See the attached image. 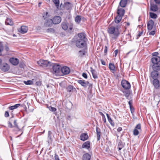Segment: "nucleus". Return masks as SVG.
I'll use <instances>...</instances> for the list:
<instances>
[{
    "label": "nucleus",
    "instance_id": "obj_1",
    "mask_svg": "<svg viewBox=\"0 0 160 160\" xmlns=\"http://www.w3.org/2000/svg\"><path fill=\"white\" fill-rule=\"evenodd\" d=\"M121 25H115L114 26L110 27L108 29V32L112 40H115L118 36L120 33L118 29L121 27Z\"/></svg>",
    "mask_w": 160,
    "mask_h": 160
},
{
    "label": "nucleus",
    "instance_id": "obj_2",
    "mask_svg": "<svg viewBox=\"0 0 160 160\" xmlns=\"http://www.w3.org/2000/svg\"><path fill=\"white\" fill-rule=\"evenodd\" d=\"M87 39L84 33H78L77 40L75 41L76 46L79 48H82L86 45Z\"/></svg>",
    "mask_w": 160,
    "mask_h": 160
},
{
    "label": "nucleus",
    "instance_id": "obj_3",
    "mask_svg": "<svg viewBox=\"0 0 160 160\" xmlns=\"http://www.w3.org/2000/svg\"><path fill=\"white\" fill-rule=\"evenodd\" d=\"M152 83L154 87V90L153 92L154 95H156L160 93L159 91L160 83L158 79H154L152 81Z\"/></svg>",
    "mask_w": 160,
    "mask_h": 160
},
{
    "label": "nucleus",
    "instance_id": "obj_4",
    "mask_svg": "<svg viewBox=\"0 0 160 160\" xmlns=\"http://www.w3.org/2000/svg\"><path fill=\"white\" fill-rule=\"evenodd\" d=\"M37 63L39 66L43 67H47L51 65L50 62L43 60H39L37 62Z\"/></svg>",
    "mask_w": 160,
    "mask_h": 160
},
{
    "label": "nucleus",
    "instance_id": "obj_5",
    "mask_svg": "<svg viewBox=\"0 0 160 160\" xmlns=\"http://www.w3.org/2000/svg\"><path fill=\"white\" fill-rule=\"evenodd\" d=\"M78 82L82 86L85 88H86L87 87H89V88H90L92 86V84L89 83L88 82L85 81L84 80H78Z\"/></svg>",
    "mask_w": 160,
    "mask_h": 160
},
{
    "label": "nucleus",
    "instance_id": "obj_6",
    "mask_svg": "<svg viewBox=\"0 0 160 160\" xmlns=\"http://www.w3.org/2000/svg\"><path fill=\"white\" fill-rule=\"evenodd\" d=\"M121 84L122 87L125 89L128 90L131 88V85L130 83L126 80H123L121 82Z\"/></svg>",
    "mask_w": 160,
    "mask_h": 160
},
{
    "label": "nucleus",
    "instance_id": "obj_7",
    "mask_svg": "<svg viewBox=\"0 0 160 160\" xmlns=\"http://www.w3.org/2000/svg\"><path fill=\"white\" fill-rule=\"evenodd\" d=\"M160 5H158L154 3L151 2L150 10L153 12H156L158 10V6Z\"/></svg>",
    "mask_w": 160,
    "mask_h": 160
},
{
    "label": "nucleus",
    "instance_id": "obj_8",
    "mask_svg": "<svg viewBox=\"0 0 160 160\" xmlns=\"http://www.w3.org/2000/svg\"><path fill=\"white\" fill-rule=\"evenodd\" d=\"M158 72L153 71L151 72L150 76V78L151 81L152 79L154 80V79H158Z\"/></svg>",
    "mask_w": 160,
    "mask_h": 160
},
{
    "label": "nucleus",
    "instance_id": "obj_9",
    "mask_svg": "<svg viewBox=\"0 0 160 160\" xmlns=\"http://www.w3.org/2000/svg\"><path fill=\"white\" fill-rule=\"evenodd\" d=\"M61 70L62 73L64 75L68 74L70 72L69 68L67 66H64L61 68Z\"/></svg>",
    "mask_w": 160,
    "mask_h": 160
},
{
    "label": "nucleus",
    "instance_id": "obj_10",
    "mask_svg": "<svg viewBox=\"0 0 160 160\" xmlns=\"http://www.w3.org/2000/svg\"><path fill=\"white\" fill-rule=\"evenodd\" d=\"M61 66L58 64L54 65L52 68L53 71L56 73H58L61 71Z\"/></svg>",
    "mask_w": 160,
    "mask_h": 160
},
{
    "label": "nucleus",
    "instance_id": "obj_11",
    "mask_svg": "<svg viewBox=\"0 0 160 160\" xmlns=\"http://www.w3.org/2000/svg\"><path fill=\"white\" fill-rule=\"evenodd\" d=\"M9 68L10 67L6 63H3L0 67L1 70L4 72L8 71Z\"/></svg>",
    "mask_w": 160,
    "mask_h": 160
},
{
    "label": "nucleus",
    "instance_id": "obj_12",
    "mask_svg": "<svg viewBox=\"0 0 160 160\" xmlns=\"http://www.w3.org/2000/svg\"><path fill=\"white\" fill-rule=\"evenodd\" d=\"M152 62L153 64L160 63V57H154L151 59Z\"/></svg>",
    "mask_w": 160,
    "mask_h": 160
},
{
    "label": "nucleus",
    "instance_id": "obj_13",
    "mask_svg": "<svg viewBox=\"0 0 160 160\" xmlns=\"http://www.w3.org/2000/svg\"><path fill=\"white\" fill-rule=\"evenodd\" d=\"M61 18L60 16H56L53 18L52 21L53 23L55 24H58L60 22Z\"/></svg>",
    "mask_w": 160,
    "mask_h": 160
},
{
    "label": "nucleus",
    "instance_id": "obj_14",
    "mask_svg": "<svg viewBox=\"0 0 160 160\" xmlns=\"http://www.w3.org/2000/svg\"><path fill=\"white\" fill-rule=\"evenodd\" d=\"M53 23L52 20L51 19H47L44 23V26L46 27H50L52 26Z\"/></svg>",
    "mask_w": 160,
    "mask_h": 160
},
{
    "label": "nucleus",
    "instance_id": "obj_15",
    "mask_svg": "<svg viewBox=\"0 0 160 160\" xmlns=\"http://www.w3.org/2000/svg\"><path fill=\"white\" fill-rule=\"evenodd\" d=\"M9 61L11 63L15 66L17 65L19 62V60L18 58H10Z\"/></svg>",
    "mask_w": 160,
    "mask_h": 160
},
{
    "label": "nucleus",
    "instance_id": "obj_16",
    "mask_svg": "<svg viewBox=\"0 0 160 160\" xmlns=\"http://www.w3.org/2000/svg\"><path fill=\"white\" fill-rule=\"evenodd\" d=\"M154 22L152 20H149L147 23V28L148 30H151L153 28Z\"/></svg>",
    "mask_w": 160,
    "mask_h": 160
},
{
    "label": "nucleus",
    "instance_id": "obj_17",
    "mask_svg": "<svg viewBox=\"0 0 160 160\" xmlns=\"http://www.w3.org/2000/svg\"><path fill=\"white\" fill-rule=\"evenodd\" d=\"M152 67L153 71L158 72L160 70V63L153 64Z\"/></svg>",
    "mask_w": 160,
    "mask_h": 160
},
{
    "label": "nucleus",
    "instance_id": "obj_18",
    "mask_svg": "<svg viewBox=\"0 0 160 160\" xmlns=\"http://www.w3.org/2000/svg\"><path fill=\"white\" fill-rule=\"evenodd\" d=\"M122 17L120 15H118L114 19L115 22L116 24L115 25L120 24L121 25V26L122 25V24L121 23L119 24V23L121 21L122 19Z\"/></svg>",
    "mask_w": 160,
    "mask_h": 160
},
{
    "label": "nucleus",
    "instance_id": "obj_19",
    "mask_svg": "<svg viewBox=\"0 0 160 160\" xmlns=\"http://www.w3.org/2000/svg\"><path fill=\"white\" fill-rule=\"evenodd\" d=\"M90 142L89 141H87L83 144L82 145V148L88 149L90 148Z\"/></svg>",
    "mask_w": 160,
    "mask_h": 160
},
{
    "label": "nucleus",
    "instance_id": "obj_20",
    "mask_svg": "<svg viewBox=\"0 0 160 160\" xmlns=\"http://www.w3.org/2000/svg\"><path fill=\"white\" fill-rule=\"evenodd\" d=\"M72 7V4L69 2H66L64 3V7L67 10L71 9Z\"/></svg>",
    "mask_w": 160,
    "mask_h": 160
},
{
    "label": "nucleus",
    "instance_id": "obj_21",
    "mask_svg": "<svg viewBox=\"0 0 160 160\" xmlns=\"http://www.w3.org/2000/svg\"><path fill=\"white\" fill-rule=\"evenodd\" d=\"M123 92L127 99L129 100L131 98L130 97V91L128 90H124Z\"/></svg>",
    "mask_w": 160,
    "mask_h": 160
},
{
    "label": "nucleus",
    "instance_id": "obj_22",
    "mask_svg": "<svg viewBox=\"0 0 160 160\" xmlns=\"http://www.w3.org/2000/svg\"><path fill=\"white\" fill-rule=\"evenodd\" d=\"M88 138V135L86 133H82L80 136V139L83 141H84L87 139Z\"/></svg>",
    "mask_w": 160,
    "mask_h": 160
},
{
    "label": "nucleus",
    "instance_id": "obj_23",
    "mask_svg": "<svg viewBox=\"0 0 160 160\" xmlns=\"http://www.w3.org/2000/svg\"><path fill=\"white\" fill-rule=\"evenodd\" d=\"M91 158V156L89 154L86 153L83 155L82 158V160H90Z\"/></svg>",
    "mask_w": 160,
    "mask_h": 160
},
{
    "label": "nucleus",
    "instance_id": "obj_24",
    "mask_svg": "<svg viewBox=\"0 0 160 160\" xmlns=\"http://www.w3.org/2000/svg\"><path fill=\"white\" fill-rule=\"evenodd\" d=\"M125 10L123 8L119 9L117 12L118 15H120L121 17H122L124 14Z\"/></svg>",
    "mask_w": 160,
    "mask_h": 160
},
{
    "label": "nucleus",
    "instance_id": "obj_25",
    "mask_svg": "<svg viewBox=\"0 0 160 160\" xmlns=\"http://www.w3.org/2000/svg\"><path fill=\"white\" fill-rule=\"evenodd\" d=\"M28 30V28L27 27L22 26L21 27V29L19 32L22 33L23 34L26 33L27 32Z\"/></svg>",
    "mask_w": 160,
    "mask_h": 160
},
{
    "label": "nucleus",
    "instance_id": "obj_26",
    "mask_svg": "<svg viewBox=\"0 0 160 160\" xmlns=\"http://www.w3.org/2000/svg\"><path fill=\"white\" fill-rule=\"evenodd\" d=\"M82 18H83L82 16L79 15H77L75 18V21L77 23L79 24L80 23L82 19Z\"/></svg>",
    "mask_w": 160,
    "mask_h": 160
},
{
    "label": "nucleus",
    "instance_id": "obj_27",
    "mask_svg": "<svg viewBox=\"0 0 160 160\" xmlns=\"http://www.w3.org/2000/svg\"><path fill=\"white\" fill-rule=\"evenodd\" d=\"M90 69L91 71L92 75L93 78L95 79L98 78V77L97 76V74L96 73L94 69H93L92 67L90 68Z\"/></svg>",
    "mask_w": 160,
    "mask_h": 160
},
{
    "label": "nucleus",
    "instance_id": "obj_28",
    "mask_svg": "<svg viewBox=\"0 0 160 160\" xmlns=\"http://www.w3.org/2000/svg\"><path fill=\"white\" fill-rule=\"evenodd\" d=\"M127 0H121L119 3L120 5L122 7H124L127 3Z\"/></svg>",
    "mask_w": 160,
    "mask_h": 160
},
{
    "label": "nucleus",
    "instance_id": "obj_29",
    "mask_svg": "<svg viewBox=\"0 0 160 160\" xmlns=\"http://www.w3.org/2000/svg\"><path fill=\"white\" fill-rule=\"evenodd\" d=\"M21 105L20 104H17L14 105L12 106L8 107V109L10 110H13L18 108Z\"/></svg>",
    "mask_w": 160,
    "mask_h": 160
},
{
    "label": "nucleus",
    "instance_id": "obj_30",
    "mask_svg": "<svg viewBox=\"0 0 160 160\" xmlns=\"http://www.w3.org/2000/svg\"><path fill=\"white\" fill-rule=\"evenodd\" d=\"M5 23L7 25H8L11 26L13 25V22L11 19L9 18L7 19L5 21Z\"/></svg>",
    "mask_w": 160,
    "mask_h": 160
},
{
    "label": "nucleus",
    "instance_id": "obj_31",
    "mask_svg": "<svg viewBox=\"0 0 160 160\" xmlns=\"http://www.w3.org/2000/svg\"><path fill=\"white\" fill-rule=\"evenodd\" d=\"M109 69L112 71L114 72L115 71V66L114 64L110 63L109 64Z\"/></svg>",
    "mask_w": 160,
    "mask_h": 160
},
{
    "label": "nucleus",
    "instance_id": "obj_32",
    "mask_svg": "<svg viewBox=\"0 0 160 160\" xmlns=\"http://www.w3.org/2000/svg\"><path fill=\"white\" fill-rule=\"evenodd\" d=\"M106 115L108 119L109 122H110L111 125H112L113 126H114V123L112 120L110 116L108 113H106Z\"/></svg>",
    "mask_w": 160,
    "mask_h": 160
},
{
    "label": "nucleus",
    "instance_id": "obj_33",
    "mask_svg": "<svg viewBox=\"0 0 160 160\" xmlns=\"http://www.w3.org/2000/svg\"><path fill=\"white\" fill-rule=\"evenodd\" d=\"M149 15L150 17L153 19H156L157 17V15L152 12H149Z\"/></svg>",
    "mask_w": 160,
    "mask_h": 160
},
{
    "label": "nucleus",
    "instance_id": "obj_34",
    "mask_svg": "<svg viewBox=\"0 0 160 160\" xmlns=\"http://www.w3.org/2000/svg\"><path fill=\"white\" fill-rule=\"evenodd\" d=\"M55 6L57 8L59 7V0H52Z\"/></svg>",
    "mask_w": 160,
    "mask_h": 160
},
{
    "label": "nucleus",
    "instance_id": "obj_35",
    "mask_svg": "<svg viewBox=\"0 0 160 160\" xmlns=\"http://www.w3.org/2000/svg\"><path fill=\"white\" fill-rule=\"evenodd\" d=\"M61 26L62 28L64 30H66L68 28V26L65 22H63L62 23Z\"/></svg>",
    "mask_w": 160,
    "mask_h": 160
},
{
    "label": "nucleus",
    "instance_id": "obj_36",
    "mask_svg": "<svg viewBox=\"0 0 160 160\" xmlns=\"http://www.w3.org/2000/svg\"><path fill=\"white\" fill-rule=\"evenodd\" d=\"M96 131L97 132V140L99 141L100 138V132L99 130H98V128H96Z\"/></svg>",
    "mask_w": 160,
    "mask_h": 160
},
{
    "label": "nucleus",
    "instance_id": "obj_37",
    "mask_svg": "<svg viewBox=\"0 0 160 160\" xmlns=\"http://www.w3.org/2000/svg\"><path fill=\"white\" fill-rule=\"evenodd\" d=\"M73 89V87L72 86L69 85L68 86L67 88V89L68 92H72Z\"/></svg>",
    "mask_w": 160,
    "mask_h": 160
},
{
    "label": "nucleus",
    "instance_id": "obj_38",
    "mask_svg": "<svg viewBox=\"0 0 160 160\" xmlns=\"http://www.w3.org/2000/svg\"><path fill=\"white\" fill-rule=\"evenodd\" d=\"M23 82L26 85H32L33 84V82L30 80L27 81H24Z\"/></svg>",
    "mask_w": 160,
    "mask_h": 160
},
{
    "label": "nucleus",
    "instance_id": "obj_39",
    "mask_svg": "<svg viewBox=\"0 0 160 160\" xmlns=\"http://www.w3.org/2000/svg\"><path fill=\"white\" fill-rule=\"evenodd\" d=\"M140 131L138 130L135 128L133 131V134L135 136H137L139 134V132Z\"/></svg>",
    "mask_w": 160,
    "mask_h": 160
},
{
    "label": "nucleus",
    "instance_id": "obj_40",
    "mask_svg": "<svg viewBox=\"0 0 160 160\" xmlns=\"http://www.w3.org/2000/svg\"><path fill=\"white\" fill-rule=\"evenodd\" d=\"M46 31L48 32L53 33L55 32V30L53 28H50L48 29Z\"/></svg>",
    "mask_w": 160,
    "mask_h": 160
},
{
    "label": "nucleus",
    "instance_id": "obj_41",
    "mask_svg": "<svg viewBox=\"0 0 160 160\" xmlns=\"http://www.w3.org/2000/svg\"><path fill=\"white\" fill-rule=\"evenodd\" d=\"M151 2L154 3V2L156 4L160 5V0H150Z\"/></svg>",
    "mask_w": 160,
    "mask_h": 160
},
{
    "label": "nucleus",
    "instance_id": "obj_42",
    "mask_svg": "<svg viewBox=\"0 0 160 160\" xmlns=\"http://www.w3.org/2000/svg\"><path fill=\"white\" fill-rule=\"evenodd\" d=\"M78 53L79 56L80 57H81L82 56L85 55V51L84 50H80L79 51Z\"/></svg>",
    "mask_w": 160,
    "mask_h": 160
},
{
    "label": "nucleus",
    "instance_id": "obj_43",
    "mask_svg": "<svg viewBox=\"0 0 160 160\" xmlns=\"http://www.w3.org/2000/svg\"><path fill=\"white\" fill-rule=\"evenodd\" d=\"M135 129L138 130L140 131H141V126L140 124L139 123L135 127Z\"/></svg>",
    "mask_w": 160,
    "mask_h": 160
},
{
    "label": "nucleus",
    "instance_id": "obj_44",
    "mask_svg": "<svg viewBox=\"0 0 160 160\" xmlns=\"http://www.w3.org/2000/svg\"><path fill=\"white\" fill-rule=\"evenodd\" d=\"M48 17V12H46V13L43 14V18L44 19H45Z\"/></svg>",
    "mask_w": 160,
    "mask_h": 160
},
{
    "label": "nucleus",
    "instance_id": "obj_45",
    "mask_svg": "<svg viewBox=\"0 0 160 160\" xmlns=\"http://www.w3.org/2000/svg\"><path fill=\"white\" fill-rule=\"evenodd\" d=\"M3 46L2 44L0 43V53L3 50Z\"/></svg>",
    "mask_w": 160,
    "mask_h": 160
},
{
    "label": "nucleus",
    "instance_id": "obj_46",
    "mask_svg": "<svg viewBox=\"0 0 160 160\" xmlns=\"http://www.w3.org/2000/svg\"><path fill=\"white\" fill-rule=\"evenodd\" d=\"M158 53L157 52H153L152 53V56L154 57H158Z\"/></svg>",
    "mask_w": 160,
    "mask_h": 160
},
{
    "label": "nucleus",
    "instance_id": "obj_47",
    "mask_svg": "<svg viewBox=\"0 0 160 160\" xmlns=\"http://www.w3.org/2000/svg\"><path fill=\"white\" fill-rule=\"evenodd\" d=\"M69 29L70 30H72L73 28V24L72 23H71L70 25L68 26Z\"/></svg>",
    "mask_w": 160,
    "mask_h": 160
},
{
    "label": "nucleus",
    "instance_id": "obj_48",
    "mask_svg": "<svg viewBox=\"0 0 160 160\" xmlns=\"http://www.w3.org/2000/svg\"><path fill=\"white\" fill-rule=\"evenodd\" d=\"M9 113L8 111H6L4 114V116L5 117H8L9 116Z\"/></svg>",
    "mask_w": 160,
    "mask_h": 160
},
{
    "label": "nucleus",
    "instance_id": "obj_49",
    "mask_svg": "<svg viewBox=\"0 0 160 160\" xmlns=\"http://www.w3.org/2000/svg\"><path fill=\"white\" fill-rule=\"evenodd\" d=\"M49 109L50 111H53V112H55L56 110V108L51 107H50Z\"/></svg>",
    "mask_w": 160,
    "mask_h": 160
},
{
    "label": "nucleus",
    "instance_id": "obj_50",
    "mask_svg": "<svg viewBox=\"0 0 160 160\" xmlns=\"http://www.w3.org/2000/svg\"><path fill=\"white\" fill-rule=\"evenodd\" d=\"M155 31L154 30H153L150 32L149 33V34L150 35H155Z\"/></svg>",
    "mask_w": 160,
    "mask_h": 160
},
{
    "label": "nucleus",
    "instance_id": "obj_51",
    "mask_svg": "<svg viewBox=\"0 0 160 160\" xmlns=\"http://www.w3.org/2000/svg\"><path fill=\"white\" fill-rule=\"evenodd\" d=\"M51 134H52L51 132L50 131H48V138H49L50 139L51 138Z\"/></svg>",
    "mask_w": 160,
    "mask_h": 160
},
{
    "label": "nucleus",
    "instance_id": "obj_52",
    "mask_svg": "<svg viewBox=\"0 0 160 160\" xmlns=\"http://www.w3.org/2000/svg\"><path fill=\"white\" fill-rule=\"evenodd\" d=\"M54 158L55 160H60L58 156L56 154H55Z\"/></svg>",
    "mask_w": 160,
    "mask_h": 160
},
{
    "label": "nucleus",
    "instance_id": "obj_53",
    "mask_svg": "<svg viewBox=\"0 0 160 160\" xmlns=\"http://www.w3.org/2000/svg\"><path fill=\"white\" fill-rule=\"evenodd\" d=\"M82 76L83 77H84V78L87 79V74L85 73H83L82 74Z\"/></svg>",
    "mask_w": 160,
    "mask_h": 160
},
{
    "label": "nucleus",
    "instance_id": "obj_54",
    "mask_svg": "<svg viewBox=\"0 0 160 160\" xmlns=\"http://www.w3.org/2000/svg\"><path fill=\"white\" fill-rule=\"evenodd\" d=\"M14 124L15 127H16L17 128H19L18 125L17 124V121L16 120H15L14 121Z\"/></svg>",
    "mask_w": 160,
    "mask_h": 160
},
{
    "label": "nucleus",
    "instance_id": "obj_55",
    "mask_svg": "<svg viewBox=\"0 0 160 160\" xmlns=\"http://www.w3.org/2000/svg\"><path fill=\"white\" fill-rule=\"evenodd\" d=\"M8 126L9 127H10V128H12V125L11 122H8Z\"/></svg>",
    "mask_w": 160,
    "mask_h": 160
},
{
    "label": "nucleus",
    "instance_id": "obj_56",
    "mask_svg": "<svg viewBox=\"0 0 160 160\" xmlns=\"http://www.w3.org/2000/svg\"><path fill=\"white\" fill-rule=\"evenodd\" d=\"M118 52V50H115V51L114 52V56L115 57H116L117 56V54Z\"/></svg>",
    "mask_w": 160,
    "mask_h": 160
},
{
    "label": "nucleus",
    "instance_id": "obj_57",
    "mask_svg": "<svg viewBox=\"0 0 160 160\" xmlns=\"http://www.w3.org/2000/svg\"><path fill=\"white\" fill-rule=\"evenodd\" d=\"M102 120H103V121L104 122V123H105L106 121V118H105V116H104L102 117Z\"/></svg>",
    "mask_w": 160,
    "mask_h": 160
},
{
    "label": "nucleus",
    "instance_id": "obj_58",
    "mask_svg": "<svg viewBox=\"0 0 160 160\" xmlns=\"http://www.w3.org/2000/svg\"><path fill=\"white\" fill-rule=\"evenodd\" d=\"M101 62L102 64L103 65H106V63H105V62L103 60H102V59L101 60Z\"/></svg>",
    "mask_w": 160,
    "mask_h": 160
},
{
    "label": "nucleus",
    "instance_id": "obj_59",
    "mask_svg": "<svg viewBox=\"0 0 160 160\" xmlns=\"http://www.w3.org/2000/svg\"><path fill=\"white\" fill-rule=\"evenodd\" d=\"M122 130V128L121 127H119L117 129V131L118 132H120Z\"/></svg>",
    "mask_w": 160,
    "mask_h": 160
},
{
    "label": "nucleus",
    "instance_id": "obj_60",
    "mask_svg": "<svg viewBox=\"0 0 160 160\" xmlns=\"http://www.w3.org/2000/svg\"><path fill=\"white\" fill-rule=\"evenodd\" d=\"M128 104H129V107H131V106H132V100L129 101L128 102Z\"/></svg>",
    "mask_w": 160,
    "mask_h": 160
},
{
    "label": "nucleus",
    "instance_id": "obj_61",
    "mask_svg": "<svg viewBox=\"0 0 160 160\" xmlns=\"http://www.w3.org/2000/svg\"><path fill=\"white\" fill-rule=\"evenodd\" d=\"M107 52V48L106 46L105 47L104 52L105 53H106Z\"/></svg>",
    "mask_w": 160,
    "mask_h": 160
},
{
    "label": "nucleus",
    "instance_id": "obj_62",
    "mask_svg": "<svg viewBox=\"0 0 160 160\" xmlns=\"http://www.w3.org/2000/svg\"><path fill=\"white\" fill-rule=\"evenodd\" d=\"M5 49L7 51H8L9 50V48L7 46H5Z\"/></svg>",
    "mask_w": 160,
    "mask_h": 160
},
{
    "label": "nucleus",
    "instance_id": "obj_63",
    "mask_svg": "<svg viewBox=\"0 0 160 160\" xmlns=\"http://www.w3.org/2000/svg\"><path fill=\"white\" fill-rule=\"evenodd\" d=\"M118 147H121V148H122L123 147V146L122 145L119 143L118 144Z\"/></svg>",
    "mask_w": 160,
    "mask_h": 160
},
{
    "label": "nucleus",
    "instance_id": "obj_64",
    "mask_svg": "<svg viewBox=\"0 0 160 160\" xmlns=\"http://www.w3.org/2000/svg\"><path fill=\"white\" fill-rule=\"evenodd\" d=\"M67 119L68 120H71V117L70 116H68L67 117Z\"/></svg>",
    "mask_w": 160,
    "mask_h": 160
}]
</instances>
